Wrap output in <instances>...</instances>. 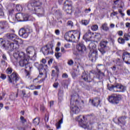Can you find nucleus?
Wrapping results in <instances>:
<instances>
[{
  "label": "nucleus",
  "instance_id": "obj_1",
  "mask_svg": "<svg viewBox=\"0 0 130 130\" xmlns=\"http://www.w3.org/2000/svg\"><path fill=\"white\" fill-rule=\"evenodd\" d=\"M13 56L16 60L19 61V64L21 68H25V71L29 72L31 70L29 58H27L23 52H15L13 54Z\"/></svg>",
  "mask_w": 130,
  "mask_h": 130
},
{
  "label": "nucleus",
  "instance_id": "obj_2",
  "mask_svg": "<svg viewBox=\"0 0 130 130\" xmlns=\"http://www.w3.org/2000/svg\"><path fill=\"white\" fill-rule=\"evenodd\" d=\"M88 48L90 51L89 60H91L92 62H95L98 57V52L96 49V45L93 42H91L89 44Z\"/></svg>",
  "mask_w": 130,
  "mask_h": 130
},
{
  "label": "nucleus",
  "instance_id": "obj_3",
  "mask_svg": "<svg viewBox=\"0 0 130 130\" xmlns=\"http://www.w3.org/2000/svg\"><path fill=\"white\" fill-rule=\"evenodd\" d=\"M70 104L71 111L75 114H78L80 112V109L78 107L80 105V103L78 101V96L72 95Z\"/></svg>",
  "mask_w": 130,
  "mask_h": 130
},
{
  "label": "nucleus",
  "instance_id": "obj_4",
  "mask_svg": "<svg viewBox=\"0 0 130 130\" xmlns=\"http://www.w3.org/2000/svg\"><path fill=\"white\" fill-rule=\"evenodd\" d=\"M42 6V3L39 0H34L31 3H29L27 6L29 11H36L40 9Z\"/></svg>",
  "mask_w": 130,
  "mask_h": 130
},
{
  "label": "nucleus",
  "instance_id": "obj_5",
  "mask_svg": "<svg viewBox=\"0 0 130 130\" xmlns=\"http://www.w3.org/2000/svg\"><path fill=\"white\" fill-rule=\"evenodd\" d=\"M5 50H8L9 52H12V51H17V52L19 49V46L18 45L15 44L14 43H12L10 41H6V44L5 45V47L4 49Z\"/></svg>",
  "mask_w": 130,
  "mask_h": 130
},
{
  "label": "nucleus",
  "instance_id": "obj_6",
  "mask_svg": "<svg viewBox=\"0 0 130 130\" xmlns=\"http://www.w3.org/2000/svg\"><path fill=\"white\" fill-rule=\"evenodd\" d=\"M6 37L8 39H11V40H14L15 43L14 44H16V45H18V49H19V45L23 44V41L21 39L17 38V35L15 34H7L6 35Z\"/></svg>",
  "mask_w": 130,
  "mask_h": 130
},
{
  "label": "nucleus",
  "instance_id": "obj_7",
  "mask_svg": "<svg viewBox=\"0 0 130 130\" xmlns=\"http://www.w3.org/2000/svg\"><path fill=\"white\" fill-rule=\"evenodd\" d=\"M8 81L9 83H11V84H13V85H15L17 86V82L20 80V77L17 73L13 72L10 76L8 75Z\"/></svg>",
  "mask_w": 130,
  "mask_h": 130
},
{
  "label": "nucleus",
  "instance_id": "obj_8",
  "mask_svg": "<svg viewBox=\"0 0 130 130\" xmlns=\"http://www.w3.org/2000/svg\"><path fill=\"white\" fill-rule=\"evenodd\" d=\"M108 42L107 41H102L100 43V46L99 48V50L102 54H104L107 51L109 50V47L107 46Z\"/></svg>",
  "mask_w": 130,
  "mask_h": 130
},
{
  "label": "nucleus",
  "instance_id": "obj_9",
  "mask_svg": "<svg viewBox=\"0 0 130 130\" xmlns=\"http://www.w3.org/2000/svg\"><path fill=\"white\" fill-rule=\"evenodd\" d=\"M52 44H49L41 49V51L44 55H48V54H52L53 50H52Z\"/></svg>",
  "mask_w": 130,
  "mask_h": 130
},
{
  "label": "nucleus",
  "instance_id": "obj_10",
  "mask_svg": "<svg viewBox=\"0 0 130 130\" xmlns=\"http://www.w3.org/2000/svg\"><path fill=\"white\" fill-rule=\"evenodd\" d=\"M85 119V116L80 115L77 117V120L79 122V125L81 127L84 128L85 129H91V127H90V125L86 124L84 121Z\"/></svg>",
  "mask_w": 130,
  "mask_h": 130
},
{
  "label": "nucleus",
  "instance_id": "obj_11",
  "mask_svg": "<svg viewBox=\"0 0 130 130\" xmlns=\"http://www.w3.org/2000/svg\"><path fill=\"white\" fill-rule=\"evenodd\" d=\"M108 100L110 103L115 105L119 103V101L121 100V98L117 96L116 94H112L109 96Z\"/></svg>",
  "mask_w": 130,
  "mask_h": 130
},
{
  "label": "nucleus",
  "instance_id": "obj_12",
  "mask_svg": "<svg viewBox=\"0 0 130 130\" xmlns=\"http://www.w3.org/2000/svg\"><path fill=\"white\" fill-rule=\"evenodd\" d=\"M26 51L27 54L28 55V57H31V58H36V51L33 47H28L26 49Z\"/></svg>",
  "mask_w": 130,
  "mask_h": 130
},
{
  "label": "nucleus",
  "instance_id": "obj_13",
  "mask_svg": "<svg viewBox=\"0 0 130 130\" xmlns=\"http://www.w3.org/2000/svg\"><path fill=\"white\" fill-rule=\"evenodd\" d=\"M81 77L84 81L88 83H90L93 81V78H91L90 73L88 72V71L83 72Z\"/></svg>",
  "mask_w": 130,
  "mask_h": 130
},
{
  "label": "nucleus",
  "instance_id": "obj_14",
  "mask_svg": "<svg viewBox=\"0 0 130 130\" xmlns=\"http://www.w3.org/2000/svg\"><path fill=\"white\" fill-rule=\"evenodd\" d=\"M64 11L66 12L67 14H72L73 10H72V4H69V1H66L64 3V6L63 8Z\"/></svg>",
  "mask_w": 130,
  "mask_h": 130
},
{
  "label": "nucleus",
  "instance_id": "obj_15",
  "mask_svg": "<svg viewBox=\"0 0 130 130\" xmlns=\"http://www.w3.org/2000/svg\"><path fill=\"white\" fill-rule=\"evenodd\" d=\"M122 59L127 64H130V53L123 52L122 54Z\"/></svg>",
  "mask_w": 130,
  "mask_h": 130
},
{
  "label": "nucleus",
  "instance_id": "obj_16",
  "mask_svg": "<svg viewBox=\"0 0 130 130\" xmlns=\"http://www.w3.org/2000/svg\"><path fill=\"white\" fill-rule=\"evenodd\" d=\"M125 119H126V116H125L118 118L117 124L120 126L121 128H123L122 127L124 126V125L125 124Z\"/></svg>",
  "mask_w": 130,
  "mask_h": 130
},
{
  "label": "nucleus",
  "instance_id": "obj_17",
  "mask_svg": "<svg viewBox=\"0 0 130 130\" xmlns=\"http://www.w3.org/2000/svg\"><path fill=\"white\" fill-rule=\"evenodd\" d=\"M116 89L118 90L117 92H125L126 90V86L122 85L120 83H117V85L115 86Z\"/></svg>",
  "mask_w": 130,
  "mask_h": 130
},
{
  "label": "nucleus",
  "instance_id": "obj_18",
  "mask_svg": "<svg viewBox=\"0 0 130 130\" xmlns=\"http://www.w3.org/2000/svg\"><path fill=\"white\" fill-rule=\"evenodd\" d=\"M89 103L93 106H98L100 104V99L98 98H95L93 100L89 99Z\"/></svg>",
  "mask_w": 130,
  "mask_h": 130
},
{
  "label": "nucleus",
  "instance_id": "obj_19",
  "mask_svg": "<svg viewBox=\"0 0 130 130\" xmlns=\"http://www.w3.org/2000/svg\"><path fill=\"white\" fill-rule=\"evenodd\" d=\"M35 66H37V68L38 69V70H43V71L44 72L45 74H46V78L47 77V71L46 68H44V67H46V68H47V65H44L43 64H38V63H36L35 64Z\"/></svg>",
  "mask_w": 130,
  "mask_h": 130
},
{
  "label": "nucleus",
  "instance_id": "obj_20",
  "mask_svg": "<svg viewBox=\"0 0 130 130\" xmlns=\"http://www.w3.org/2000/svg\"><path fill=\"white\" fill-rule=\"evenodd\" d=\"M34 13L37 15L38 17H42L43 16H44V9L41 7L36 10H34Z\"/></svg>",
  "mask_w": 130,
  "mask_h": 130
},
{
  "label": "nucleus",
  "instance_id": "obj_21",
  "mask_svg": "<svg viewBox=\"0 0 130 130\" xmlns=\"http://www.w3.org/2000/svg\"><path fill=\"white\" fill-rule=\"evenodd\" d=\"M77 49L79 52H84V51H86L87 49L86 48L85 45L81 43L77 46Z\"/></svg>",
  "mask_w": 130,
  "mask_h": 130
},
{
  "label": "nucleus",
  "instance_id": "obj_22",
  "mask_svg": "<svg viewBox=\"0 0 130 130\" xmlns=\"http://www.w3.org/2000/svg\"><path fill=\"white\" fill-rule=\"evenodd\" d=\"M92 35H94L93 33H86L83 36V39H85V41H90V39L92 38Z\"/></svg>",
  "mask_w": 130,
  "mask_h": 130
},
{
  "label": "nucleus",
  "instance_id": "obj_23",
  "mask_svg": "<svg viewBox=\"0 0 130 130\" xmlns=\"http://www.w3.org/2000/svg\"><path fill=\"white\" fill-rule=\"evenodd\" d=\"M117 83H114L113 85L108 86V88L109 91H112V92H118V90L116 89Z\"/></svg>",
  "mask_w": 130,
  "mask_h": 130
},
{
  "label": "nucleus",
  "instance_id": "obj_24",
  "mask_svg": "<svg viewBox=\"0 0 130 130\" xmlns=\"http://www.w3.org/2000/svg\"><path fill=\"white\" fill-rule=\"evenodd\" d=\"M32 32V29L25 28H21L19 30V33H31Z\"/></svg>",
  "mask_w": 130,
  "mask_h": 130
},
{
  "label": "nucleus",
  "instance_id": "obj_25",
  "mask_svg": "<svg viewBox=\"0 0 130 130\" xmlns=\"http://www.w3.org/2000/svg\"><path fill=\"white\" fill-rule=\"evenodd\" d=\"M97 72V76H98V79H99V80H102L103 77H105V74L102 73L100 70L98 69Z\"/></svg>",
  "mask_w": 130,
  "mask_h": 130
},
{
  "label": "nucleus",
  "instance_id": "obj_26",
  "mask_svg": "<svg viewBox=\"0 0 130 130\" xmlns=\"http://www.w3.org/2000/svg\"><path fill=\"white\" fill-rule=\"evenodd\" d=\"M6 44H7V41H6L4 39L0 38V47L3 49H4Z\"/></svg>",
  "mask_w": 130,
  "mask_h": 130
},
{
  "label": "nucleus",
  "instance_id": "obj_27",
  "mask_svg": "<svg viewBox=\"0 0 130 130\" xmlns=\"http://www.w3.org/2000/svg\"><path fill=\"white\" fill-rule=\"evenodd\" d=\"M15 17L18 22H23V15L17 14Z\"/></svg>",
  "mask_w": 130,
  "mask_h": 130
},
{
  "label": "nucleus",
  "instance_id": "obj_28",
  "mask_svg": "<svg viewBox=\"0 0 130 130\" xmlns=\"http://www.w3.org/2000/svg\"><path fill=\"white\" fill-rule=\"evenodd\" d=\"M101 28L102 29V30H104V31H109V27L107 26V23H106L102 24Z\"/></svg>",
  "mask_w": 130,
  "mask_h": 130
},
{
  "label": "nucleus",
  "instance_id": "obj_29",
  "mask_svg": "<svg viewBox=\"0 0 130 130\" xmlns=\"http://www.w3.org/2000/svg\"><path fill=\"white\" fill-rule=\"evenodd\" d=\"M2 25L3 26L2 29H5L6 28H9V23L7 21H3L2 22Z\"/></svg>",
  "mask_w": 130,
  "mask_h": 130
},
{
  "label": "nucleus",
  "instance_id": "obj_30",
  "mask_svg": "<svg viewBox=\"0 0 130 130\" xmlns=\"http://www.w3.org/2000/svg\"><path fill=\"white\" fill-rule=\"evenodd\" d=\"M40 122V120L39 118H35L33 120V123L35 125H39V123Z\"/></svg>",
  "mask_w": 130,
  "mask_h": 130
},
{
  "label": "nucleus",
  "instance_id": "obj_31",
  "mask_svg": "<svg viewBox=\"0 0 130 130\" xmlns=\"http://www.w3.org/2000/svg\"><path fill=\"white\" fill-rule=\"evenodd\" d=\"M18 35L22 38H27L29 36L28 33H18Z\"/></svg>",
  "mask_w": 130,
  "mask_h": 130
},
{
  "label": "nucleus",
  "instance_id": "obj_32",
  "mask_svg": "<svg viewBox=\"0 0 130 130\" xmlns=\"http://www.w3.org/2000/svg\"><path fill=\"white\" fill-rule=\"evenodd\" d=\"M124 39L126 41L129 40L130 39V33H126L124 35Z\"/></svg>",
  "mask_w": 130,
  "mask_h": 130
},
{
  "label": "nucleus",
  "instance_id": "obj_33",
  "mask_svg": "<svg viewBox=\"0 0 130 130\" xmlns=\"http://www.w3.org/2000/svg\"><path fill=\"white\" fill-rule=\"evenodd\" d=\"M16 9L17 12H22V11H23V7L20 5H17Z\"/></svg>",
  "mask_w": 130,
  "mask_h": 130
},
{
  "label": "nucleus",
  "instance_id": "obj_34",
  "mask_svg": "<svg viewBox=\"0 0 130 130\" xmlns=\"http://www.w3.org/2000/svg\"><path fill=\"white\" fill-rule=\"evenodd\" d=\"M22 16H23L22 20H23V22H25V21H28V20H29V15L25 14Z\"/></svg>",
  "mask_w": 130,
  "mask_h": 130
},
{
  "label": "nucleus",
  "instance_id": "obj_35",
  "mask_svg": "<svg viewBox=\"0 0 130 130\" xmlns=\"http://www.w3.org/2000/svg\"><path fill=\"white\" fill-rule=\"evenodd\" d=\"M77 33H75L74 35L73 34H71V35H70V41H72V40H75V39H76V36H77Z\"/></svg>",
  "mask_w": 130,
  "mask_h": 130
},
{
  "label": "nucleus",
  "instance_id": "obj_36",
  "mask_svg": "<svg viewBox=\"0 0 130 130\" xmlns=\"http://www.w3.org/2000/svg\"><path fill=\"white\" fill-rule=\"evenodd\" d=\"M69 33H66L64 35V39L67 41H71V37H69Z\"/></svg>",
  "mask_w": 130,
  "mask_h": 130
},
{
  "label": "nucleus",
  "instance_id": "obj_37",
  "mask_svg": "<svg viewBox=\"0 0 130 130\" xmlns=\"http://www.w3.org/2000/svg\"><path fill=\"white\" fill-rule=\"evenodd\" d=\"M116 64L117 66H120L122 64V60H121L120 59L118 58L116 60Z\"/></svg>",
  "mask_w": 130,
  "mask_h": 130
},
{
  "label": "nucleus",
  "instance_id": "obj_38",
  "mask_svg": "<svg viewBox=\"0 0 130 130\" xmlns=\"http://www.w3.org/2000/svg\"><path fill=\"white\" fill-rule=\"evenodd\" d=\"M13 72V70L11 68H8L6 70V73H7L8 75H11L12 73Z\"/></svg>",
  "mask_w": 130,
  "mask_h": 130
},
{
  "label": "nucleus",
  "instance_id": "obj_39",
  "mask_svg": "<svg viewBox=\"0 0 130 130\" xmlns=\"http://www.w3.org/2000/svg\"><path fill=\"white\" fill-rule=\"evenodd\" d=\"M27 89H29V90H35L36 89V86L34 85H31L28 87H26Z\"/></svg>",
  "mask_w": 130,
  "mask_h": 130
},
{
  "label": "nucleus",
  "instance_id": "obj_40",
  "mask_svg": "<svg viewBox=\"0 0 130 130\" xmlns=\"http://www.w3.org/2000/svg\"><path fill=\"white\" fill-rule=\"evenodd\" d=\"M91 28L92 31H97V30H98V25H92Z\"/></svg>",
  "mask_w": 130,
  "mask_h": 130
},
{
  "label": "nucleus",
  "instance_id": "obj_41",
  "mask_svg": "<svg viewBox=\"0 0 130 130\" xmlns=\"http://www.w3.org/2000/svg\"><path fill=\"white\" fill-rule=\"evenodd\" d=\"M118 42L121 44H123L124 43V39H122V38H119L118 39Z\"/></svg>",
  "mask_w": 130,
  "mask_h": 130
},
{
  "label": "nucleus",
  "instance_id": "obj_42",
  "mask_svg": "<svg viewBox=\"0 0 130 130\" xmlns=\"http://www.w3.org/2000/svg\"><path fill=\"white\" fill-rule=\"evenodd\" d=\"M55 56H56V58H57V59H58L59 57L61 56V53H55Z\"/></svg>",
  "mask_w": 130,
  "mask_h": 130
},
{
  "label": "nucleus",
  "instance_id": "obj_43",
  "mask_svg": "<svg viewBox=\"0 0 130 130\" xmlns=\"http://www.w3.org/2000/svg\"><path fill=\"white\" fill-rule=\"evenodd\" d=\"M68 26H70V27H73L74 26V23L72 21H69L67 22Z\"/></svg>",
  "mask_w": 130,
  "mask_h": 130
},
{
  "label": "nucleus",
  "instance_id": "obj_44",
  "mask_svg": "<svg viewBox=\"0 0 130 130\" xmlns=\"http://www.w3.org/2000/svg\"><path fill=\"white\" fill-rule=\"evenodd\" d=\"M3 6H2L1 5H0V16H4V12L3 11Z\"/></svg>",
  "mask_w": 130,
  "mask_h": 130
},
{
  "label": "nucleus",
  "instance_id": "obj_45",
  "mask_svg": "<svg viewBox=\"0 0 130 130\" xmlns=\"http://www.w3.org/2000/svg\"><path fill=\"white\" fill-rule=\"evenodd\" d=\"M0 78L2 79V80H6V79H7V76L4 74H1Z\"/></svg>",
  "mask_w": 130,
  "mask_h": 130
},
{
  "label": "nucleus",
  "instance_id": "obj_46",
  "mask_svg": "<svg viewBox=\"0 0 130 130\" xmlns=\"http://www.w3.org/2000/svg\"><path fill=\"white\" fill-rule=\"evenodd\" d=\"M1 64L3 66H7L8 64V63H7V60L1 59Z\"/></svg>",
  "mask_w": 130,
  "mask_h": 130
},
{
  "label": "nucleus",
  "instance_id": "obj_47",
  "mask_svg": "<svg viewBox=\"0 0 130 130\" xmlns=\"http://www.w3.org/2000/svg\"><path fill=\"white\" fill-rule=\"evenodd\" d=\"M68 64L69 66H73L74 64V60L70 59L68 61Z\"/></svg>",
  "mask_w": 130,
  "mask_h": 130
},
{
  "label": "nucleus",
  "instance_id": "obj_48",
  "mask_svg": "<svg viewBox=\"0 0 130 130\" xmlns=\"http://www.w3.org/2000/svg\"><path fill=\"white\" fill-rule=\"evenodd\" d=\"M2 60H8V58H7V55H6V54H3L2 55Z\"/></svg>",
  "mask_w": 130,
  "mask_h": 130
},
{
  "label": "nucleus",
  "instance_id": "obj_49",
  "mask_svg": "<svg viewBox=\"0 0 130 130\" xmlns=\"http://www.w3.org/2000/svg\"><path fill=\"white\" fill-rule=\"evenodd\" d=\"M20 120H21V122L22 123H25V122H26V119H25V118H24L23 116L20 117Z\"/></svg>",
  "mask_w": 130,
  "mask_h": 130
},
{
  "label": "nucleus",
  "instance_id": "obj_50",
  "mask_svg": "<svg viewBox=\"0 0 130 130\" xmlns=\"http://www.w3.org/2000/svg\"><path fill=\"white\" fill-rule=\"evenodd\" d=\"M82 23L83 25H88V24L87 20H82Z\"/></svg>",
  "mask_w": 130,
  "mask_h": 130
},
{
  "label": "nucleus",
  "instance_id": "obj_51",
  "mask_svg": "<svg viewBox=\"0 0 130 130\" xmlns=\"http://www.w3.org/2000/svg\"><path fill=\"white\" fill-rule=\"evenodd\" d=\"M61 52H62V53H66V52H67V51L64 49L63 47H61Z\"/></svg>",
  "mask_w": 130,
  "mask_h": 130
},
{
  "label": "nucleus",
  "instance_id": "obj_52",
  "mask_svg": "<svg viewBox=\"0 0 130 130\" xmlns=\"http://www.w3.org/2000/svg\"><path fill=\"white\" fill-rule=\"evenodd\" d=\"M2 96H0V100H3V99H4V98H5V96L6 95V93H5V92H2Z\"/></svg>",
  "mask_w": 130,
  "mask_h": 130
},
{
  "label": "nucleus",
  "instance_id": "obj_53",
  "mask_svg": "<svg viewBox=\"0 0 130 130\" xmlns=\"http://www.w3.org/2000/svg\"><path fill=\"white\" fill-rule=\"evenodd\" d=\"M22 94L24 97H27V96H25L26 95V91H25V90H23L22 91Z\"/></svg>",
  "mask_w": 130,
  "mask_h": 130
},
{
  "label": "nucleus",
  "instance_id": "obj_54",
  "mask_svg": "<svg viewBox=\"0 0 130 130\" xmlns=\"http://www.w3.org/2000/svg\"><path fill=\"white\" fill-rule=\"evenodd\" d=\"M54 88H57L58 87V83H54L53 85Z\"/></svg>",
  "mask_w": 130,
  "mask_h": 130
},
{
  "label": "nucleus",
  "instance_id": "obj_55",
  "mask_svg": "<svg viewBox=\"0 0 130 130\" xmlns=\"http://www.w3.org/2000/svg\"><path fill=\"white\" fill-rule=\"evenodd\" d=\"M117 14H118V13H117V12H113V13H112L111 14V16H115V15H117Z\"/></svg>",
  "mask_w": 130,
  "mask_h": 130
},
{
  "label": "nucleus",
  "instance_id": "obj_56",
  "mask_svg": "<svg viewBox=\"0 0 130 130\" xmlns=\"http://www.w3.org/2000/svg\"><path fill=\"white\" fill-rule=\"evenodd\" d=\"M53 60V59H50L48 62V63L49 64V66H50V64H51V63H52V61Z\"/></svg>",
  "mask_w": 130,
  "mask_h": 130
},
{
  "label": "nucleus",
  "instance_id": "obj_57",
  "mask_svg": "<svg viewBox=\"0 0 130 130\" xmlns=\"http://www.w3.org/2000/svg\"><path fill=\"white\" fill-rule=\"evenodd\" d=\"M14 12V9H10L9 10V15H12Z\"/></svg>",
  "mask_w": 130,
  "mask_h": 130
},
{
  "label": "nucleus",
  "instance_id": "obj_58",
  "mask_svg": "<svg viewBox=\"0 0 130 130\" xmlns=\"http://www.w3.org/2000/svg\"><path fill=\"white\" fill-rule=\"evenodd\" d=\"M64 46V47H66V48H70V46H71V44H65Z\"/></svg>",
  "mask_w": 130,
  "mask_h": 130
},
{
  "label": "nucleus",
  "instance_id": "obj_59",
  "mask_svg": "<svg viewBox=\"0 0 130 130\" xmlns=\"http://www.w3.org/2000/svg\"><path fill=\"white\" fill-rule=\"evenodd\" d=\"M62 78H68V77H69V76H68V74H67V73H64L62 75Z\"/></svg>",
  "mask_w": 130,
  "mask_h": 130
},
{
  "label": "nucleus",
  "instance_id": "obj_60",
  "mask_svg": "<svg viewBox=\"0 0 130 130\" xmlns=\"http://www.w3.org/2000/svg\"><path fill=\"white\" fill-rule=\"evenodd\" d=\"M56 126L57 129H58L59 128H60V124L58 123L57 124H56Z\"/></svg>",
  "mask_w": 130,
  "mask_h": 130
},
{
  "label": "nucleus",
  "instance_id": "obj_61",
  "mask_svg": "<svg viewBox=\"0 0 130 130\" xmlns=\"http://www.w3.org/2000/svg\"><path fill=\"white\" fill-rule=\"evenodd\" d=\"M125 25H126V27L127 28H129V27H130V23L127 22V23H126Z\"/></svg>",
  "mask_w": 130,
  "mask_h": 130
},
{
  "label": "nucleus",
  "instance_id": "obj_62",
  "mask_svg": "<svg viewBox=\"0 0 130 130\" xmlns=\"http://www.w3.org/2000/svg\"><path fill=\"white\" fill-rule=\"evenodd\" d=\"M54 69L57 71V72H59V69H58V67L57 66H55Z\"/></svg>",
  "mask_w": 130,
  "mask_h": 130
},
{
  "label": "nucleus",
  "instance_id": "obj_63",
  "mask_svg": "<svg viewBox=\"0 0 130 130\" xmlns=\"http://www.w3.org/2000/svg\"><path fill=\"white\" fill-rule=\"evenodd\" d=\"M40 88H41V85H38L37 86H36V89H39Z\"/></svg>",
  "mask_w": 130,
  "mask_h": 130
},
{
  "label": "nucleus",
  "instance_id": "obj_64",
  "mask_svg": "<svg viewBox=\"0 0 130 130\" xmlns=\"http://www.w3.org/2000/svg\"><path fill=\"white\" fill-rule=\"evenodd\" d=\"M42 62L43 63H46V60L45 59H42Z\"/></svg>",
  "mask_w": 130,
  "mask_h": 130
}]
</instances>
